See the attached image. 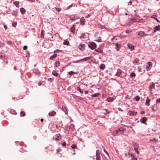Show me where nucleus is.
Instances as JSON below:
<instances>
[{
	"label": "nucleus",
	"mask_w": 160,
	"mask_h": 160,
	"mask_svg": "<svg viewBox=\"0 0 160 160\" xmlns=\"http://www.w3.org/2000/svg\"><path fill=\"white\" fill-rule=\"evenodd\" d=\"M124 131V129L121 127L115 130L113 133V135L114 136L119 135L122 134Z\"/></svg>",
	"instance_id": "obj_1"
},
{
	"label": "nucleus",
	"mask_w": 160,
	"mask_h": 160,
	"mask_svg": "<svg viewBox=\"0 0 160 160\" xmlns=\"http://www.w3.org/2000/svg\"><path fill=\"white\" fill-rule=\"evenodd\" d=\"M136 35L137 36H138L139 38L140 37H144L148 35V34H146L143 31H140L139 32H137L136 33Z\"/></svg>",
	"instance_id": "obj_2"
},
{
	"label": "nucleus",
	"mask_w": 160,
	"mask_h": 160,
	"mask_svg": "<svg viewBox=\"0 0 160 160\" xmlns=\"http://www.w3.org/2000/svg\"><path fill=\"white\" fill-rule=\"evenodd\" d=\"M89 47L92 50H93L97 47L96 44L93 42L90 43L89 44Z\"/></svg>",
	"instance_id": "obj_3"
},
{
	"label": "nucleus",
	"mask_w": 160,
	"mask_h": 160,
	"mask_svg": "<svg viewBox=\"0 0 160 160\" xmlns=\"http://www.w3.org/2000/svg\"><path fill=\"white\" fill-rule=\"evenodd\" d=\"M152 67V63L150 62H148L146 64V69L148 71H149Z\"/></svg>",
	"instance_id": "obj_4"
},
{
	"label": "nucleus",
	"mask_w": 160,
	"mask_h": 160,
	"mask_svg": "<svg viewBox=\"0 0 160 160\" xmlns=\"http://www.w3.org/2000/svg\"><path fill=\"white\" fill-rule=\"evenodd\" d=\"M91 58V57H86L85 58L79 60H77L76 61V62L77 63H79L80 62H84V61H87L88 60L90 59Z\"/></svg>",
	"instance_id": "obj_5"
},
{
	"label": "nucleus",
	"mask_w": 160,
	"mask_h": 160,
	"mask_svg": "<svg viewBox=\"0 0 160 160\" xmlns=\"http://www.w3.org/2000/svg\"><path fill=\"white\" fill-rule=\"evenodd\" d=\"M96 160H101L99 151L97 150L96 152Z\"/></svg>",
	"instance_id": "obj_6"
},
{
	"label": "nucleus",
	"mask_w": 160,
	"mask_h": 160,
	"mask_svg": "<svg viewBox=\"0 0 160 160\" xmlns=\"http://www.w3.org/2000/svg\"><path fill=\"white\" fill-rule=\"evenodd\" d=\"M129 156L131 157V159L132 160H137V158L135 157V155L133 153H128Z\"/></svg>",
	"instance_id": "obj_7"
},
{
	"label": "nucleus",
	"mask_w": 160,
	"mask_h": 160,
	"mask_svg": "<svg viewBox=\"0 0 160 160\" xmlns=\"http://www.w3.org/2000/svg\"><path fill=\"white\" fill-rule=\"evenodd\" d=\"M78 48L81 51H83L85 49V45L84 44H80L78 46Z\"/></svg>",
	"instance_id": "obj_8"
},
{
	"label": "nucleus",
	"mask_w": 160,
	"mask_h": 160,
	"mask_svg": "<svg viewBox=\"0 0 160 160\" xmlns=\"http://www.w3.org/2000/svg\"><path fill=\"white\" fill-rule=\"evenodd\" d=\"M152 89H155V84L154 82H152L150 85L149 87V90L151 91L152 92Z\"/></svg>",
	"instance_id": "obj_9"
},
{
	"label": "nucleus",
	"mask_w": 160,
	"mask_h": 160,
	"mask_svg": "<svg viewBox=\"0 0 160 160\" xmlns=\"http://www.w3.org/2000/svg\"><path fill=\"white\" fill-rule=\"evenodd\" d=\"M80 21L81 25H83L85 24L86 21L83 17H82L81 18Z\"/></svg>",
	"instance_id": "obj_10"
},
{
	"label": "nucleus",
	"mask_w": 160,
	"mask_h": 160,
	"mask_svg": "<svg viewBox=\"0 0 160 160\" xmlns=\"http://www.w3.org/2000/svg\"><path fill=\"white\" fill-rule=\"evenodd\" d=\"M61 136L60 134H58L56 135L55 136V139L56 140H58L61 138Z\"/></svg>",
	"instance_id": "obj_11"
},
{
	"label": "nucleus",
	"mask_w": 160,
	"mask_h": 160,
	"mask_svg": "<svg viewBox=\"0 0 160 160\" xmlns=\"http://www.w3.org/2000/svg\"><path fill=\"white\" fill-rule=\"evenodd\" d=\"M160 30V26L159 25L155 26L154 28V32H156L159 31Z\"/></svg>",
	"instance_id": "obj_12"
},
{
	"label": "nucleus",
	"mask_w": 160,
	"mask_h": 160,
	"mask_svg": "<svg viewBox=\"0 0 160 160\" xmlns=\"http://www.w3.org/2000/svg\"><path fill=\"white\" fill-rule=\"evenodd\" d=\"M122 72V70L120 69H118L117 70V72L116 74V75L117 76H119Z\"/></svg>",
	"instance_id": "obj_13"
},
{
	"label": "nucleus",
	"mask_w": 160,
	"mask_h": 160,
	"mask_svg": "<svg viewBox=\"0 0 160 160\" xmlns=\"http://www.w3.org/2000/svg\"><path fill=\"white\" fill-rule=\"evenodd\" d=\"M130 112H129V115L131 116H133L136 115L137 114V112H136L135 111H132Z\"/></svg>",
	"instance_id": "obj_14"
},
{
	"label": "nucleus",
	"mask_w": 160,
	"mask_h": 160,
	"mask_svg": "<svg viewBox=\"0 0 160 160\" xmlns=\"http://www.w3.org/2000/svg\"><path fill=\"white\" fill-rule=\"evenodd\" d=\"M71 32L73 34L75 33V26L73 25L71 28Z\"/></svg>",
	"instance_id": "obj_15"
},
{
	"label": "nucleus",
	"mask_w": 160,
	"mask_h": 160,
	"mask_svg": "<svg viewBox=\"0 0 160 160\" xmlns=\"http://www.w3.org/2000/svg\"><path fill=\"white\" fill-rule=\"evenodd\" d=\"M56 114V112L55 111H52L50 112L49 113V115L50 116H53Z\"/></svg>",
	"instance_id": "obj_16"
},
{
	"label": "nucleus",
	"mask_w": 160,
	"mask_h": 160,
	"mask_svg": "<svg viewBox=\"0 0 160 160\" xmlns=\"http://www.w3.org/2000/svg\"><path fill=\"white\" fill-rule=\"evenodd\" d=\"M150 101V100L149 99L148 97H147V99L146 100V102L145 103L146 105H148V106H149L150 105L149 102Z\"/></svg>",
	"instance_id": "obj_17"
},
{
	"label": "nucleus",
	"mask_w": 160,
	"mask_h": 160,
	"mask_svg": "<svg viewBox=\"0 0 160 160\" xmlns=\"http://www.w3.org/2000/svg\"><path fill=\"white\" fill-rule=\"evenodd\" d=\"M147 118L146 117H143L141 119L140 121L142 123H144L147 120Z\"/></svg>",
	"instance_id": "obj_18"
},
{
	"label": "nucleus",
	"mask_w": 160,
	"mask_h": 160,
	"mask_svg": "<svg viewBox=\"0 0 160 160\" xmlns=\"http://www.w3.org/2000/svg\"><path fill=\"white\" fill-rule=\"evenodd\" d=\"M139 60V59L136 58L134 60V61H133V65H135L136 63L138 62Z\"/></svg>",
	"instance_id": "obj_19"
},
{
	"label": "nucleus",
	"mask_w": 160,
	"mask_h": 160,
	"mask_svg": "<svg viewBox=\"0 0 160 160\" xmlns=\"http://www.w3.org/2000/svg\"><path fill=\"white\" fill-rule=\"evenodd\" d=\"M128 46L129 47V48L131 49V50H134V47L131 44H128Z\"/></svg>",
	"instance_id": "obj_20"
},
{
	"label": "nucleus",
	"mask_w": 160,
	"mask_h": 160,
	"mask_svg": "<svg viewBox=\"0 0 160 160\" xmlns=\"http://www.w3.org/2000/svg\"><path fill=\"white\" fill-rule=\"evenodd\" d=\"M20 11L21 13L22 14H24L26 12L25 9L22 8H20Z\"/></svg>",
	"instance_id": "obj_21"
},
{
	"label": "nucleus",
	"mask_w": 160,
	"mask_h": 160,
	"mask_svg": "<svg viewBox=\"0 0 160 160\" xmlns=\"http://www.w3.org/2000/svg\"><path fill=\"white\" fill-rule=\"evenodd\" d=\"M78 73V72H74L73 71H70L68 72V74L71 75H73L74 74H77Z\"/></svg>",
	"instance_id": "obj_22"
},
{
	"label": "nucleus",
	"mask_w": 160,
	"mask_h": 160,
	"mask_svg": "<svg viewBox=\"0 0 160 160\" xmlns=\"http://www.w3.org/2000/svg\"><path fill=\"white\" fill-rule=\"evenodd\" d=\"M57 54H54L52 55V56H51L50 57L49 59L50 60H53L54 58H56L57 57Z\"/></svg>",
	"instance_id": "obj_23"
},
{
	"label": "nucleus",
	"mask_w": 160,
	"mask_h": 160,
	"mask_svg": "<svg viewBox=\"0 0 160 160\" xmlns=\"http://www.w3.org/2000/svg\"><path fill=\"white\" fill-rule=\"evenodd\" d=\"M105 68V65L104 64L102 63L100 66V68L102 70H103Z\"/></svg>",
	"instance_id": "obj_24"
},
{
	"label": "nucleus",
	"mask_w": 160,
	"mask_h": 160,
	"mask_svg": "<svg viewBox=\"0 0 160 160\" xmlns=\"http://www.w3.org/2000/svg\"><path fill=\"white\" fill-rule=\"evenodd\" d=\"M113 100V98L112 97H109L107 98V101L108 102H111Z\"/></svg>",
	"instance_id": "obj_25"
},
{
	"label": "nucleus",
	"mask_w": 160,
	"mask_h": 160,
	"mask_svg": "<svg viewBox=\"0 0 160 160\" xmlns=\"http://www.w3.org/2000/svg\"><path fill=\"white\" fill-rule=\"evenodd\" d=\"M80 18V17L79 16L75 15V16H74L73 18H72V19L74 20L79 19Z\"/></svg>",
	"instance_id": "obj_26"
},
{
	"label": "nucleus",
	"mask_w": 160,
	"mask_h": 160,
	"mask_svg": "<svg viewBox=\"0 0 160 160\" xmlns=\"http://www.w3.org/2000/svg\"><path fill=\"white\" fill-rule=\"evenodd\" d=\"M19 2L16 1L14 2L13 4L17 7L18 8L19 7L18 6H19Z\"/></svg>",
	"instance_id": "obj_27"
},
{
	"label": "nucleus",
	"mask_w": 160,
	"mask_h": 160,
	"mask_svg": "<svg viewBox=\"0 0 160 160\" xmlns=\"http://www.w3.org/2000/svg\"><path fill=\"white\" fill-rule=\"evenodd\" d=\"M52 74L53 75L57 77L58 75V73L56 72V71L54 70L52 72Z\"/></svg>",
	"instance_id": "obj_28"
},
{
	"label": "nucleus",
	"mask_w": 160,
	"mask_h": 160,
	"mask_svg": "<svg viewBox=\"0 0 160 160\" xmlns=\"http://www.w3.org/2000/svg\"><path fill=\"white\" fill-rule=\"evenodd\" d=\"M99 95V93H96L91 95L92 97H98Z\"/></svg>",
	"instance_id": "obj_29"
},
{
	"label": "nucleus",
	"mask_w": 160,
	"mask_h": 160,
	"mask_svg": "<svg viewBox=\"0 0 160 160\" xmlns=\"http://www.w3.org/2000/svg\"><path fill=\"white\" fill-rule=\"evenodd\" d=\"M10 112L11 114H14L16 113V111L13 109L10 110Z\"/></svg>",
	"instance_id": "obj_30"
},
{
	"label": "nucleus",
	"mask_w": 160,
	"mask_h": 160,
	"mask_svg": "<svg viewBox=\"0 0 160 160\" xmlns=\"http://www.w3.org/2000/svg\"><path fill=\"white\" fill-rule=\"evenodd\" d=\"M77 90L78 91L81 93H83V92L81 90V88L79 87H77Z\"/></svg>",
	"instance_id": "obj_31"
},
{
	"label": "nucleus",
	"mask_w": 160,
	"mask_h": 160,
	"mask_svg": "<svg viewBox=\"0 0 160 160\" xmlns=\"http://www.w3.org/2000/svg\"><path fill=\"white\" fill-rule=\"evenodd\" d=\"M56 66L57 67H58L60 66V62L59 61H56Z\"/></svg>",
	"instance_id": "obj_32"
},
{
	"label": "nucleus",
	"mask_w": 160,
	"mask_h": 160,
	"mask_svg": "<svg viewBox=\"0 0 160 160\" xmlns=\"http://www.w3.org/2000/svg\"><path fill=\"white\" fill-rule=\"evenodd\" d=\"M63 44L64 45H68L69 44V42L68 40H65L63 42Z\"/></svg>",
	"instance_id": "obj_33"
},
{
	"label": "nucleus",
	"mask_w": 160,
	"mask_h": 160,
	"mask_svg": "<svg viewBox=\"0 0 160 160\" xmlns=\"http://www.w3.org/2000/svg\"><path fill=\"white\" fill-rule=\"evenodd\" d=\"M76 147V146L75 144H73L71 146V147L73 149V151L74 152H75V148ZM74 154H75V153H74Z\"/></svg>",
	"instance_id": "obj_34"
},
{
	"label": "nucleus",
	"mask_w": 160,
	"mask_h": 160,
	"mask_svg": "<svg viewBox=\"0 0 160 160\" xmlns=\"http://www.w3.org/2000/svg\"><path fill=\"white\" fill-rule=\"evenodd\" d=\"M0 58L2 59H6L7 57L4 54H2L1 55Z\"/></svg>",
	"instance_id": "obj_35"
},
{
	"label": "nucleus",
	"mask_w": 160,
	"mask_h": 160,
	"mask_svg": "<svg viewBox=\"0 0 160 160\" xmlns=\"http://www.w3.org/2000/svg\"><path fill=\"white\" fill-rule=\"evenodd\" d=\"M81 38L84 39L86 38V36L85 34L82 33L81 36Z\"/></svg>",
	"instance_id": "obj_36"
},
{
	"label": "nucleus",
	"mask_w": 160,
	"mask_h": 160,
	"mask_svg": "<svg viewBox=\"0 0 160 160\" xmlns=\"http://www.w3.org/2000/svg\"><path fill=\"white\" fill-rule=\"evenodd\" d=\"M134 99H135L136 101H138L140 100V98L138 96H137L134 97Z\"/></svg>",
	"instance_id": "obj_37"
},
{
	"label": "nucleus",
	"mask_w": 160,
	"mask_h": 160,
	"mask_svg": "<svg viewBox=\"0 0 160 160\" xmlns=\"http://www.w3.org/2000/svg\"><path fill=\"white\" fill-rule=\"evenodd\" d=\"M134 149L135 151L137 152V154H138L139 153V152L138 151V148L136 147H134Z\"/></svg>",
	"instance_id": "obj_38"
},
{
	"label": "nucleus",
	"mask_w": 160,
	"mask_h": 160,
	"mask_svg": "<svg viewBox=\"0 0 160 160\" xmlns=\"http://www.w3.org/2000/svg\"><path fill=\"white\" fill-rule=\"evenodd\" d=\"M7 43L9 45H12V42L11 41H7Z\"/></svg>",
	"instance_id": "obj_39"
},
{
	"label": "nucleus",
	"mask_w": 160,
	"mask_h": 160,
	"mask_svg": "<svg viewBox=\"0 0 160 160\" xmlns=\"http://www.w3.org/2000/svg\"><path fill=\"white\" fill-rule=\"evenodd\" d=\"M116 45L117 46L116 48L118 49L120 48H121V45L120 44H118V43L116 44Z\"/></svg>",
	"instance_id": "obj_40"
},
{
	"label": "nucleus",
	"mask_w": 160,
	"mask_h": 160,
	"mask_svg": "<svg viewBox=\"0 0 160 160\" xmlns=\"http://www.w3.org/2000/svg\"><path fill=\"white\" fill-rule=\"evenodd\" d=\"M135 76H136L134 72H132L130 74V76L131 77H135Z\"/></svg>",
	"instance_id": "obj_41"
},
{
	"label": "nucleus",
	"mask_w": 160,
	"mask_h": 160,
	"mask_svg": "<svg viewBox=\"0 0 160 160\" xmlns=\"http://www.w3.org/2000/svg\"><path fill=\"white\" fill-rule=\"evenodd\" d=\"M62 51L58 49H56L55 50L54 52V53H57L59 52H61Z\"/></svg>",
	"instance_id": "obj_42"
},
{
	"label": "nucleus",
	"mask_w": 160,
	"mask_h": 160,
	"mask_svg": "<svg viewBox=\"0 0 160 160\" xmlns=\"http://www.w3.org/2000/svg\"><path fill=\"white\" fill-rule=\"evenodd\" d=\"M44 31H42L41 32V35L40 36L41 38H43L44 37V34L43 33V32Z\"/></svg>",
	"instance_id": "obj_43"
},
{
	"label": "nucleus",
	"mask_w": 160,
	"mask_h": 160,
	"mask_svg": "<svg viewBox=\"0 0 160 160\" xmlns=\"http://www.w3.org/2000/svg\"><path fill=\"white\" fill-rule=\"evenodd\" d=\"M20 114L22 116H24L25 115V113L23 111H21V112H20Z\"/></svg>",
	"instance_id": "obj_44"
},
{
	"label": "nucleus",
	"mask_w": 160,
	"mask_h": 160,
	"mask_svg": "<svg viewBox=\"0 0 160 160\" xmlns=\"http://www.w3.org/2000/svg\"><path fill=\"white\" fill-rule=\"evenodd\" d=\"M103 110L104 111V112H103V113L105 114H107L108 113L107 112V110L106 109H103Z\"/></svg>",
	"instance_id": "obj_45"
},
{
	"label": "nucleus",
	"mask_w": 160,
	"mask_h": 160,
	"mask_svg": "<svg viewBox=\"0 0 160 160\" xmlns=\"http://www.w3.org/2000/svg\"><path fill=\"white\" fill-rule=\"evenodd\" d=\"M132 32L131 31H130L128 30H127L125 32H126L127 33H129Z\"/></svg>",
	"instance_id": "obj_46"
},
{
	"label": "nucleus",
	"mask_w": 160,
	"mask_h": 160,
	"mask_svg": "<svg viewBox=\"0 0 160 160\" xmlns=\"http://www.w3.org/2000/svg\"><path fill=\"white\" fill-rule=\"evenodd\" d=\"M28 48V47L27 46H24L23 47V49L24 50H26Z\"/></svg>",
	"instance_id": "obj_47"
},
{
	"label": "nucleus",
	"mask_w": 160,
	"mask_h": 160,
	"mask_svg": "<svg viewBox=\"0 0 160 160\" xmlns=\"http://www.w3.org/2000/svg\"><path fill=\"white\" fill-rule=\"evenodd\" d=\"M12 25L13 27H16V25H17V24L15 22H13L12 23Z\"/></svg>",
	"instance_id": "obj_48"
},
{
	"label": "nucleus",
	"mask_w": 160,
	"mask_h": 160,
	"mask_svg": "<svg viewBox=\"0 0 160 160\" xmlns=\"http://www.w3.org/2000/svg\"><path fill=\"white\" fill-rule=\"evenodd\" d=\"M104 152L106 153V154L109 157V155L108 153L107 152L106 150H104Z\"/></svg>",
	"instance_id": "obj_49"
},
{
	"label": "nucleus",
	"mask_w": 160,
	"mask_h": 160,
	"mask_svg": "<svg viewBox=\"0 0 160 160\" xmlns=\"http://www.w3.org/2000/svg\"><path fill=\"white\" fill-rule=\"evenodd\" d=\"M55 8L56 10L58 12H59L61 10V9H60L59 8Z\"/></svg>",
	"instance_id": "obj_50"
},
{
	"label": "nucleus",
	"mask_w": 160,
	"mask_h": 160,
	"mask_svg": "<svg viewBox=\"0 0 160 160\" xmlns=\"http://www.w3.org/2000/svg\"><path fill=\"white\" fill-rule=\"evenodd\" d=\"M70 127L72 129H73L74 128V126L73 124H71V125H70Z\"/></svg>",
	"instance_id": "obj_51"
},
{
	"label": "nucleus",
	"mask_w": 160,
	"mask_h": 160,
	"mask_svg": "<svg viewBox=\"0 0 160 160\" xmlns=\"http://www.w3.org/2000/svg\"><path fill=\"white\" fill-rule=\"evenodd\" d=\"M62 146H65L66 145V143L65 142H64L62 143Z\"/></svg>",
	"instance_id": "obj_52"
},
{
	"label": "nucleus",
	"mask_w": 160,
	"mask_h": 160,
	"mask_svg": "<svg viewBox=\"0 0 160 160\" xmlns=\"http://www.w3.org/2000/svg\"><path fill=\"white\" fill-rule=\"evenodd\" d=\"M151 17L153 18L154 19H155V18H156V16L155 15H153L151 16Z\"/></svg>",
	"instance_id": "obj_53"
},
{
	"label": "nucleus",
	"mask_w": 160,
	"mask_h": 160,
	"mask_svg": "<svg viewBox=\"0 0 160 160\" xmlns=\"http://www.w3.org/2000/svg\"><path fill=\"white\" fill-rule=\"evenodd\" d=\"M156 102H160V98L157 99L156 100Z\"/></svg>",
	"instance_id": "obj_54"
},
{
	"label": "nucleus",
	"mask_w": 160,
	"mask_h": 160,
	"mask_svg": "<svg viewBox=\"0 0 160 160\" xmlns=\"http://www.w3.org/2000/svg\"><path fill=\"white\" fill-rule=\"evenodd\" d=\"M155 20H156L158 22H160V21L158 20V19L157 18H155Z\"/></svg>",
	"instance_id": "obj_55"
},
{
	"label": "nucleus",
	"mask_w": 160,
	"mask_h": 160,
	"mask_svg": "<svg viewBox=\"0 0 160 160\" xmlns=\"http://www.w3.org/2000/svg\"><path fill=\"white\" fill-rule=\"evenodd\" d=\"M101 39L100 38L99 39H98L97 41L98 42H101V41H100Z\"/></svg>",
	"instance_id": "obj_56"
},
{
	"label": "nucleus",
	"mask_w": 160,
	"mask_h": 160,
	"mask_svg": "<svg viewBox=\"0 0 160 160\" xmlns=\"http://www.w3.org/2000/svg\"><path fill=\"white\" fill-rule=\"evenodd\" d=\"M140 113H141V114H144V113H145V112H144V111L141 112H140Z\"/></svg>",
	"instance_id": "obj_57"
},
{
	"label": "nucleus",
	"mask_w": 160,
	"mask_h": 160,
	"mask_svg": "<svg viewBox=\"0 0 160 160\" xmlns=\"http://www.w3.org/2000/svg\"><path fill=\"white\" fill-rule=\"evenodd\" d=\"M4 27L5 29H7V27L6 25H5L4 26Z\"/></svg>",
	"instance_id": "obj_58"
},
{
	"label": "nucleus",
	"mask_w": 160,
	"mask_h": 160,
	"mask_svg": "<svg viewBox=\"0 0 160 160\" xmlns=\"http://www.w3.org/2000/svg\"><path fill=\"white\" fill-rule=\"evenodd\" d=\"M16 68H17V67H16V66H15L14 67V70H16Z\"/></svg>",
	"instance_id": "obj_59"
},
{
	"label": "nucleus",
	"mask_w": 160,
	"mask_h": 160,
	"mask_svg": "<svg viewBox=\"0 0 160 160\" xmlns=\"http://www.w3.org/2000/svg\"><path fill=\"white\" fill-rule=\"evenodd\" d=\"M128 97H129V96H127L126 97V98H128V99H129V98H128Z\"/></svg>",
	"instance_id": "obj_60"
},
{
	"label": "nucleus",
	"mask_w": 160,
	"mask_h": 160,
	"mask_svg": "<svg viewBox=\"0 0 160 160\" xmlns=\"http://www.w3.org/2000/svg\"><path fill=\"white\" fill-rule=\"evenodd\" d=\"M43 121V119H41V121L42 122Z\"/></svg>",
	"instance_id": "obj_61"
},
{
	"label": "nucleus",
	"mask_w": 160,
	"mask_h": 160,
	"mask_svg": "<svg viewBox=\"0 0 160 160\" xmlns=\"http://www.w3.org/2000/svg\"><path fill=\"white\" fill-rule=\"evenodd\" d=\"M72 5H70V6H69L68 7H72Z\"/></svg>",
	"instance_id": "obj_62"
},
{
	"label": "nucleus",
	"mask_w": 160,
	"mask_h": 160,
	"mask_svg": "<svg viewBox=\"0 0 160 160\" xmlns=\"http://www.w3.org/2000/svg\"><path fill=\"white\" fill-rule=\"evenodd\" d=\"M87 93V91H86L85 92V93Z\"/></svg>",
	"instance_id": "obj_63"
},
{
	"label": "nucleus",
	"mask_w": 160,
	"mask_h": 160,
	"mask_svg": "<svg viewBox=\"0 0 160 160\" xmlns=\"http://www.w3.org/2000/svg\"><path fill=\"white\" fill-rule=\"evenodd\" d=\"M159 138L160 139V136H159Z\"/></svg>",
	"instance_id": "obj_64"
}]
</instances>
